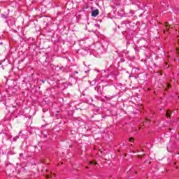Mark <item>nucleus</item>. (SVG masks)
Masks as SVG:
<instances>
[{
  "label": "nucleus",
  "mask_w": 179,
  "mask_h": 179,
  "mask_svg": "<svg viewBox=\"0 0 179 179\" xmlns=\"http://www.w3.org/2000/svg\"><path fill=\"white\" fill-rule=\"evenodd\" d=\"M165 26L166 27V30H169V23L165 22Z\"/></svg>",
  "instance_id": "39448f33"
},
{
  "label": "nucleus",
  "mask_w": 179,
  "mask_h": 179,
  "mask_svg": "<svg viewBox=\"0 0 179 179\" xmlns=\"http://www.w3.org/2000/svg\"><path fill=\"white\" fill-rule=\"evenodd\" d=\"M170 86H171L170 84H168V89L169 87H170Z\"/></svg>",
  "instance_id": "9d476101"
},
{
  "label": "nucleus",
  "mask_w": 179,
  "mask_h": 179,
  "mask_svg": "<svg viewBox=\"0 0 179 179\" xmlns=\"http://www.w3.org/2000/svg\"><path fill=\"white\" fill-rule=\"evenodd\" d=\"M169 27H171V29H173V27H171V25H169Z\"/></svg>",
  "instance_id": "9b49d317"
},
{
  "label": "nucleus",
  "mask_w": 179,
  "mask_h": 179,
  "mask_svg": "<svg viewBox=\"0 0 179 179\" xmlns=\"http://www.w3.org/2000/svg\"><path fill=\"white\" fill-rule=\"evenodd\" d=\"M135 173H136V174H138V172H136Z\"/></svg>",
  "instance_id": "4468645a"
},
{
  "label": "nucleus",
  "mask_w": 179,
  "mask_h": 179,
  "mask_svg": "<svg viewBox=\"0 0 179 179\" xmlns=\"http://www.w3.org/2000/svg\"><path fill=\"white\" fill-rule=\"evenodd\" d=\"M166 117L169 119L171 118V112L170 110L166 111Z\"/></svg>",
  "instance_id": "f03ea898"
},
{
  "label": "nucleus",
  "mask_w": 179,
  "mask_h": 179,
  "mask_svg": "<svg viewBox=\"0 0 179 179\" xmlns=\"http://www.w3.org/2000/svg\"><path fill=\"white\" fill-rule=\"evenodd\" d=\"M142 156H145V154L143 155H138V157L139 159H142Z\"/></svg>",
  "instance_id": "423d86ee"
},
{
  "label": "nucleus",
  "mask_w": 179,
  "mask_h": 179,
  "mask_svg": "<svg viewBox=\"0 0 179 179\" xmlns=\"http://www.w3.org/2000/svg\"><path fill=\"white\" fill-rule=\"evenodd\" d=\"M42 83L45 84V80H42Z\"/></svg>",
  "instance_id": "6e6552de"
},
{
  "label": "nucleus",
  "mask_w": 179,
  "mask_h": 179,
  "mask_svg": "<svg viewBox=\"0 0 179 179\" xmlns=\"http://www.w3.org/2000/svg\"><path fill=\"white\" fill-rule=\"evenodd\" d=\"M90 164H94L95 166L97 165V162H94L93 161L90 162Z\"/></svg>",
  "instance_id": "7ed1b4c3"
},
{
  "label": "nucleus",
  "mask_w": 179,
  "mask_h": 179,
  "mask_svg": "<svg viewBox=\"0 0 179 179\" xmlns=\"http://www.w3.org/2000/svg\"><path fill=\"white\" fill-rule=\"evenodd\" d=\"M75 73H78V71H75Z\"/></svg>",
  "instance_id": "f8f14e48"
},
{
  "label": "nucleus",
  "mask_w": 179,
  "mask_h": 179,
  "mask_svg": "<svg viewBox=\"0 0 179 179\" xmlns=\"http://www.w3.org/2000/svg\"><path fill=\"white\" fill-rule=\"evenodd\" d=\"M129 142H134V141H135V139L134 138L131 137L129 138Z\"/></svg>",
  "instance_id": "20e7f679"
},
{
  "label": "nucleus",
  "mask_w": 179,
  "mask_h": 179,
  "mask_svg": "<svg viewBox=\"0 0 179 179\" xmlns=\"http://www.w3.org/2000/svg\"><path fill=\"white\" fill-rule=\"evenodd\" d=\"M50 176L46 175V178H50Z\"/></svg>",
  "instance_id": "1a4fd4ad"
},
{
  "label": "nucleus",
  "mask_w": 179,
  "mask_h": 179,
  "mask_svg": "<svg viewBox=\"0 0 179 179\" xmlns=\"http://www.w3.org/2000/svg\"><path fill=\"white\" fill-rule=\"evenodd\" d=\"M166 90H169V88H166Z\"/></svg>",
  "instance_id": "ddd939ff"
},
{
  "label": "nucleus",
  "mask_w": 179,
  "mask_h": 179,
  "mask_svg": "<svg viewBox=\"0 0 179 179\" xmlns=\"http://www.w3.org/2000/svg\"><path fill=\"white\" fill-rule=\"evenodd\" d=\"M176 52H177L178 54H179V48L176 49Z\"/></svg>",
  "instance_id": "0eeeda50"
},
{
  "label": "nucleus",
  "mask_w": 179,
  "mask_h": 179,
  "mask_svg": "<svg viewBox=\"0 0 179 179\" xmlns=\"http://www.w3.org/2000/svg\"><path fill=\"white\" fill-rule=\"evenodd\" d=\"M85 168H86V169H88V167H87V166H86Z\"/></svg>",
  "instance_id": "2eb2a0df"
},
{
  "label": "nucleus",
  "mask_w": 179,
  "mask_h": 179,
  "mask_svg": "<svg viewBox=\"0 0 179 179\" xmlns=\"http://www.w3.org/2000/svg\"><path fill=\"white\" fill-rule=\"evenodd\" d=\"M178 44H179V40H178Z\"/></svg>",
  "instance_id": "dca6fc26"
},
{
  "label": "nucleus",
  "mask_w": 179,
  "mask_h": 179,
  "mask_svg": "<svg viewBox=\"0 0 179 179\" xmlns=\"http://www.w3.org/2000/svg\"><path fill=\"white\" fill-rule=\"evenodd\" d=\"M99 15V9H96V10H94L92 12V16H93L94 17H96Z\"/></svg>",
  "instance_id": "f257e3e1"
}]
</instances>
